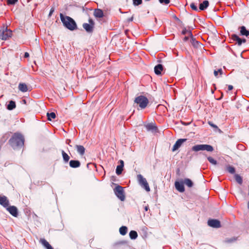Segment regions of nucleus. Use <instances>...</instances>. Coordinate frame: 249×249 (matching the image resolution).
Here are the masks:
<instances>
[{"label": "nucleus", "instance_id": "obj_1", "mask_svg": "<svg viewBox=\"0 0 249 249\" xmlns=\"http://www.w3.org/2000/svg\"><path fill=\"white\" fill-rule=\"evenodd\" d=\"M24 139L23 136L19 133H15L9 140V143L14 149L21 148L24 145Z\"/></svg>", "mask_w": 249, "mask_h": 249}, {"label": "nucleus", "instance_id": "obj_2", "mask_svg": "<svg viewBox=\"0 0 249 249\" xmlns=\"http://www.w3.org/2000/svg\"><path fill=\"white\" fill-rule=\"evenodd\" d=\"M60 18L63 25L70 31H74L77 28V24L74 20L69 16H65L60 14Z\"/></svg>", "mask_w": 249, "mask_h": 249}, {"label": "nucleus", "instance_id": "obj_3", "mask_svg": "<svg viewBox=\"0 0 249 249\" xmlns=\"http://www.w3.org/2000/svg\"><path fill=\"white\" fill-rule=\"evenodd\" d=\"M134 101L135 103L139 105L140 107L142 109L145 108L149 103L148 99L142 95H140L136 97Z\"/></svg>", "mask_w": 249, "mask_h": 249}, {"label": "nucleus", "instance_id": "obj_4", "mask_svg": "<svg viewBox=\"0 0 249 249\" xmlns=\"http://www.w3.org/2000/svg\"><path fill=\"white\" fill-rule=\"evenodd\" d=\"M192 150L195 152L204 150L208 152H212L213 150V148L212 145L209 144H197L193 146Z\"/></svg>", "mask_w": 249, "mask_h": 249}, {"label": "nucleus", "instance_id": "obj_5", "mask_svg": "<svg viewBox=\"0 0 249 249\" xmlns=\"http://www.w3.org/2000/svg\"><path fill=\"white\" fill-rule=\"evenodd\" d=\"M12 35V31L8 29L7 27L3 26L0 29V39L6 40L11 37Z\"/></svg>", "mask_w": 249, "mask_h": 249}, {"label": "nucleus", "instance_id": "obj_6", "mask_svg": "<svg viewBox=\"0 0 249 249\" xmlns=\"http://www.w3.org/2000/svg\"><path fill=\"white\" fill-rule=\"evenodd\" d=\"M114 192L117 197L121 200L124 201L125 199L124 191L123 187L119 185H117L114 189Z\"/></svg>", "mask_w": 249, "mask_h": 249}, {"label": "nucleus", "instance_id": "obj_7", "mask_svg": "<svg viewBox=\"0 0 249 249\" xmlns=\"http://www.w3.org/2000/svg\"><path fill=\"white\" fill-rule=\"evenodd\" d=\"M137 179L139 185L142 187L144 188L147 192L150 191V189L145 178H143L142 175L139 174L137 175Z\"/></svg>", "mask_w": 249, "mask_h": 249}, {"label": "nucleus", "instance_id": "obj_8", "mask_svg": "<svg viewBox=\"0 0 249 249\" xmlns=\"http://www.w3.org/2000/svg\"><path fill=\"white\" fill-rule=\"evenodd\" d=\"M208 225L211 227L218 228L221 227L220 222L215 219H209L208 221Z\"/></svg>", "mask_w": 249, "mask_h": 249}, {"label": "nucleus", "instance_id": "obj_9", "mask_svg": "<svg viewBox=\"0 0 249 249\" xmlns=\"http://www.w3.org/2000/svg\"><path fill=\"white\" fill-rule=\"evenodd\" d=\"M187 140V139H178L172 148V151H175L178 150L182 145V144Z\"/></svg>", "mask_w": 249, "mask_h": 249}, {"label": "nucleus", "instance_id": "obj_10", "mask_svg": "<svg viewBox=\"0 0 249 249\" xmlns=\"http://www.w3.org/2000/svg\"><path fill=\"white\" fill-rule=\"evenodd\" d=\"M7 210L9 213L14 217H17L18 215V210L17 208L14 206H10L7 208Z\"/></svg>", "mask_w": 249, "mask_h": 249}, {"label": "nucleus", "instance_id": "obj_11", "mask_svg": "<svg viewBox=\"0 0 249 249\" xmlns=\"http://www.w3.org/2000/svg\"><path fill=\"white\" fill-rule=\"evenodd\" d=\"M0 204L4 208L8 206L9 202L6 196H0Z\"/></svg>", "mask_w": 249, "mask_h": 249}, {"label": "nucleus", "instance_id": "obj_12", "mask_svg": "<svg viewBox=\"0 0 249 249\" xmlns=\"http://www.w3.org/2000/svg\"><path fill=\"white\" fill-rule=\"evenodd\" d=\"M145 127L146 130L148 131H151L152 132H157V126L153 123H149L145 124Z\"/></svg>", "mask_w": 249, "mask_h": 249}, {"label": "nucleus", "instance_id": "obj_13", "mask_svg": "<svg viewBox=\"0 0 249 249\" xmlns=\"http://www.w3.org/2000/svg\"><path fill=\"white\" fill-rule=\"evenodd\" d=\"M183 183L182 182L179 181H176L175 183L176 189L179 192L182 193L185 191Z\"/></svg>", "mask_w": 249, "mask_h": 249}, {"label": "nucleus", "instance_id": "obj_14", "mask_svg": "<svg viewBox=\"0 0 249 249\" xmlns=\"http://www.w3.org/2000/svg\"><path fill=\"white\" fill-rule=\"evenodd\" d=\"M18 89L22 92H25L28 90H31V89L30 88H28L27 86L23 83H20L18 86Z\"/></svg>", "mask_w": 249, "mask_h": 249}, {"label": "nucleus", "instance_id": "obj_15", "mask_svg": "<svg viewBox=\"0 0 249 249\" xmlns=\"http://www.w3.org/2000/svg\"><path fill=\"white\" fill-rule=\"evenodd\" d=\"M209 5V2L208 0H204L202 3L199 4V9L200 11H203L206 9Z\"/></svg>", "mask_w": 249, "mask_h": 249}, {"label": "nucleus", "instance_id": "obj_16", "mask_svg": "<svg viewBox=\"0 0 249 249\" xmlns=\"http://www.w3.org/2000/svg\"><path fill=\"white\" fill-rule=\"evenodd\" d=\"M163 67L162 65L159 64L155 66L154 68V72L156 74L160 75L161 74V72L163 71Z\"/></svg>", "mask_w": 249, "mask_h": 249}, {"label": "nucleus", "instance_id": "obj_17", "mask_svg": "<svg viewBox=\"0 0 249 249\" xmlns=\"http://www.w3.org/2000/svg\"><path fill=\"white\" fill-rule=\"evenodd\" d=\"M70 166L71 168H75L80 167V162L78 160H71L70 161Z\"/></svg>", "mask_w": 249, "mask_h": 249}, {"label": "nucleus", "instance_id": "obj_18", "mask_svg": "<svg viewBox=\"0 0 249 249\" xmlns=\"http://www.w3.org/2000/svg\"><path fill=\"white\" fill-rule=\"evenodd\" d=\"M240 34L242 36H244L247 37H248L249 36V30H248L246 27L244 26H242L240 27Z\"/></svg>", "mask_w": 249, "mask_h": 249}, {"label": "nucleus", "instance_id": "obj_19", "mask_svg": "<svg viewBox=\"0 0 249 249\" xmlns=\"http://www.w3.org/2000/svg\"><path fill=\"white\" fill-rule=\"evenodd\" d=\"M94 16L97 18H101L104 16L103 11L100 9H96L94 11Z\"/></svg>", "mask_w": 249, "mask_h": 249}, {"label": "nucleus", "instance_id": "obj_20", "mask_svg": "<svg viewBox=\"0 0 249 249\" xmlns=\"http://www.w3.org/2000/svg\"><path fill=\"white\" fill-rule=\"evenodd\" d=\"M83 27L86 31L87 32L89 33H92L93 31V27L91 26V25L87 23H83Z\"/></svg>", "mask_w": 249, "mask_h": 249}, {"label": "nucleus", "instance_id": "obj_21", "mask_svg": "<svg viewBox=\"0 0 249 249\" xmlns=\"http://www.w3.org/2000/svg\"><path fill=\"white\" fill-rule=\"evenodd\" d=\"M75 148L77 152L80 155H83L85 152V148L84 147L81 145H76Z\"/></svg>", "mask_w": 249, "mask_h": 249}, {"label": "nucleus", "instance_id": "obj_22", "mask_svg": "<svg viewBox=\"0 0 249 249\" xmlns=\"http://www.w3.org/2000/svg\"><path fill=\"white\" fill-rule=\"evenodd\" d=\"M231 38L233 40L236 41L238 46H241L242 45L241 38H240L237 35H232Z\"/></svg>", "mask_w": 249, "mask_h": 249}, {"label": "nucleus", "instance_id": "obj_23", "mask_svg": "<svg viewBox=\"0 0 249 249\" xmlns=\"http://www.w3.org/2000/svg\"><path fill=\"white\" fill-rule=\"evenodd\" d=\"M16 107V103L14 101H10L7 107V108L8 110H11L15 108Z\"/></svg>", "mask_w": 249, "mask_h": 249}, {"label": "nucleus", "instance_id": "obj_24", "mask_svg": "<svg viewBox=\"0 0 249 249\" xmlns=\"http://www.w3.org/2000/svg\"><path fill=\"white\" fill-rule=\"evenodd\" d=\"M63 159L65 162H68L70 160L69 156L63 150H61Z\"/></svg>", "mask_w": 249, "mask_h": 249}, {"label": "nucleus", "instance_id": "obj_25", "mask_svg": "<svg viewBox=\"0 0 249 249\" xmlns=\"http://www.w3.org/2000/svg\"><path fill=\"white\" fill-rule=\"evenodd\" d=\"M127 231V228L126 226H122L120 228L119 232L122 235H124L126 234Z\"/></svg>", "mask_w": 249, "mask_h": 249}, {"label": "nucleus", "instance_id": "obj_26", "mask_svg": "<svg viewBox=\"0 0 249 249\" xmlns=\"http://www.w3.org/2000/svg\"><path fill=\"white\" fill-rule=\"evenodd\" d=\"M183 183L189 187H192L193 186V182L189 178H185Z\"/></svg>", "mask_w": 249, "mask_h": 249}, {"label": "nucleus", "instance_id": "obj_27", "mask_svg": "<svg viewBox=\"0 0 249 249\" xmlns=\"http://www.w3.org/2000/svg\"><path fill=\"white\" fill-rule=\"evenodd\" d=\"M129 237L131 239H136L138 237L137 232L135 231H131L129 233Z\"/></svg>", "mask_w": 249, "mask_h": 249}, {"label": "nucleus", "instance_id": "obj_28", "mask_svg": "<svg viewBox=\"0 0 249 249\" xmlns=\"http://www.w3.org/2000/svg\"><path fill=\"white\" fill-rule=\"evenodd\" d=\"M47 116L48 117V119L49 121H51L53 119H54L56 117V115L54 112H48L47 113Z\"/></svg>", "mask_w": 249, "mask_h": 249}, {"label": "nucleus", "instance_id": "obj_29", "mask_svg": "<svg viewBox=\"0 0 249 249\" xmlns=\"http://www.w3.org/2000/svg\"><path fill=\"white\" fill-rule=\"evenodd\" d=\"M234 177L237 182H238L239 184H241L243 182V179L242 177L238 174H235Z\"/></svg>", "mask_w": 249, "mask_h": 249}, {"label": "nucleus", "instance_id": "obj_30", "mask_svg": "<svg viewBox=\"0 0 249 249\" xmlns=\"http://www.w3.org/2000/svg\"><path fill=\"white\" fill-rule=\"evenodd\" d=\"M227 170L228 172H229L230 173L232 174H234L235 172V170L234 167H233V166H231V165H228L227 167Z\"/></svg>", "mask_w": 249, "mask_h": 249}, {"label": "nucleus", "instance_id": "obj_31", "mask_svg": "<svg viewBox=\"0 0 249 249\" xmlns=\"http://www.w3.org/2000/svg\"><path fill=\"white\" fill-rule=\"evenodd\" d=\"M123 170V167L120 165H118L116 169V173L117 175H119L122 174Z\"/></svg>", "mask_w": 249, "mask_h": 249}, {"label": "nucleus", "instance_id": "obj_32", "mask_svg": "<svg viewBox=\"0 0 249 249\" xmlns=\"http://www.w3.org/2000/svg\"><path fill=\"white\" fill-rule=\"evenodd\" d=\"M207 159H208V161L212 164L216 165L217 164V161L215 160H214V159H213L212 157H208L207 158Z\"/></svg>", "mask_w": 249, "mask_h": 249}, {"label": "nucleus", "instance_id": "obj_33", "mask_svg": "<svg viewBox=\"0 0 249 249\" xmlns=\"http://www.w3.org/2000/svg\"><path fill=\"white\" fill-rule=\"evenodd\" d=\"M236 240H237V238L233 237H231L230 238L226 239L225 240V242L226 243H232V242L235 241Z\"/></svg>", "mask_w": 249, "mask_h": 249}, {"label": "nucleus", "instance_id": "obj_34", "mask_svg": "<svg viewBox=\"0 0 249 249\" xmlns=\"http://www.w3.org/2000/svg\"><path fill=\"white\" fill-rule=\"evenodd\" d=\"M40 242L46 248L48 247L50 244L44 239H41L40 240Z\"/></svg>", "mask_w": 249, "mask_h": 249}, {"label": "nucleus", "instance_id": "obj_35", "mask_svg": "<svg viewBox=\"0 0 249 249\" xmlns=\"http://www.w3.org/2000/svg\"><path fill=\"white\" fill-rule=\"evenodd\" d=\"M187 33H188L190 36H192V32L190 31H188L186 28H184L182 31V34L186 35Z\"/></svg>", "mask_w": 249, "mask_h": 249}, {"label": "nucleus", "instance_id": "obj_36", "mask_svg": "<svg viewBox=\"0 0 249 249\" xmlns=\"http://www.w3.org/2000/svg\"><path fill=\"white\" fill-rule=\"evenodd\" d=\"M220 73V75H222L223 73V71L221 69H219L217 71H214V75L215 76L217 77L218 73Z\"/></svg>", "mask_w": 249, "mask_h": 249}, {"label": "nucleus", "instance_id": "obj_37", "mask_svg": "<svg viewBox=\"0 0 249 249\" xmlns=\"http://www.w3.org/2000/svg\"><path fill=\"white\" fill-rule=\"evenodd\" d=\"M190 7L193 10L196 11H200L199 9L197 8V6L194 3H191Z\"/></svg>", "mask_w": 249, "mask_h": 249}, {"label": "nucleus", "instance_id": "obj_38", "mask_svg": "<svg viewBox=\"0 0 249 249\" xmlns=\"http://www.w3.org/2000/svg\"><path fill=\"white\" fill-rule=\"evenodd\" d=\"M142 0H133V4L135 6H138L142 4Z\"/></svg>", "mask_w": 249, "mask_h": 249}, {"label": "nucleus", "instance_id": "obj_39", "mask_svg": "<svg viewBox=\"0 0 249 249\" xmlns=\"http://www.w3.org/2000/svg\"><path fill=\"white\" fill-rule=\"evenodd\" d=\"M18 0H7V3L8 5H14Z\"/></svg>", "mask_w": 249, "mask_h": 249}, {"label": "nucleus", "instance_id": "obj_40", "mask_svg": "<svg viewBox=\"0 0 249 249\" xmlns=\"http://www.w3.org/2000/svg\"><path fill=\"white\" fill-rule=\"evenodd\" d=\"M160 3L167 4L170 2V0H159Z\"/></svg>", "mask_w": 249, "mask_h": 249}, {"label": "nucleus", "instance_id": "obj_41", "mask_svg": "<svg viewBox=\"0 0 249 249\" xmlns=\"http://www.w3.org/2000/svg\"><path fill=\"white\" fill-rule=\"evenodd\" d=\"M191 42H192V43L193 44V45L194 46H196V44H198V42L197 41H196L195 40V39L192 36V38H191Z\"/></svg>", "mask_w": 249, "mask_h": 249}, {"label": "nucleus", "instance_id": "obj_42", "mask_svg": "<svg viewBox=\"0 0 249 249\" xmlns=\"http://www.w3.org/2000/svg\"><path fill=\"white\" fill-rule=\"evenodd\" d=\"M89 23H88V24H90V25H91V26H92L94 28V21L92 19L89 18Z\"/></svg>", "mask_w": 249, "mask_h": 249}, {"label": "nucleus", "instance_id": "obj_43", "mask_svg": "<svg viewBox=\"0 0 249 249\" xmlns=\"http://www.w3.org/2000/svg\"><path fill=\"white\" fill-rule=\"evenodd\" d=\"M208 124H209L210 125H211L212 127H213V128H218V127L216 125L213 124L212 122H208Z\"/></svg>", "mask_w": 249, "mask_h": 249}, {"label": "nucleus", "instance_id": "obj_44", "mask_svg": "<svg viewBox=\"0 0 249 249\" xmlns=\"http://www.w3.org/2000/svg\"><path fill=\"white\" fill-rule=\"evenodd\" d=\"M54 11V8L53 7H52L51 10H50V11L49 12V16L50 17L51 16V15H52V14L53 13Z\"/></svg>", "mask_w": 249, "mask_h": 249}, {"label": "nucleus", "instance_id": "obj_45", "mask_svg": "<svg viewBox=\"0 0 249 249\" xmlns=\"http://www.w3.org/2000/svg\"><path fill=\"white\" fill-rule=\"evenodd\" d=\"M24 57L25 58H28V57H29V53H27V52L25 53H24Z\"/></svg>", "mask_w": 249, "mask_h": 249}, {"label": "nucleus", "instance_id": "obj_46", "mask_svg": "<svg viewBox=\"0 0 249 249\" xmlns=\"http://www.w3.org/2000/svg\"><path fill=\"white\" fill-rule=\"evenodd\" d=\"M120 164L119 165L121 166L122 167H124V161L123 160H120Z\"/></svg>", "mask_w": 249, "mask_h": 249}, {"label": "nucleus", "instance_id": "obj_47", "mask_svg": "<svg viewBox=\"0 0 249 249\" xmlns=\"http://www.w3.org/2000/svg\"><path fill=\"white\" fill-rule=\"evenodd\" d=\"M233 89V86L232 85H229L228 86V89L229 90H231Z\"/></svg>", "mask_w": 249, "mask_h": 249}, {"label": "nucleus", "instance_id": "obj_48", "mask_svg": "<svg viewBox=\"0 0 249 249\" xmlns=\"http://www.w3.org/2000/svg\"><path fill=\"white\" fill-rule=\"evenodd\" d=\"M144 210H145V211H148V210L149 209V207H148V205H147V206H145L144 207Z\"/></svg>", "mask_w": 249, "mask_h": 249}, {"label": "nucleus", "instance_id": "obj_49", "mask_svg": "<svg viewBox=\"0 0 249 249\" xmlns=\"http://www.w3.org/2000/svg\"><path fill=\"white\" fill-rule=\"evenodd\" d=\"M133 20V17L132 16V17H131L130 18H129L128 19V21L129 22L130 21H132Z\"/></svg>", "mask_w": 249, "mask_h": 249}, {"label": "nucleus", "instance_id": "obj_50", "mask_svg": "<svg viewBox=\"0 0 249 249\" xmlns=\"http://www.w3.org/2000/svg\"><path fill=\"white\" fill-rule=\"evenodd\" d=\"M242 44L243 43H245L246 42V39L245 38H241Z\"/></svg>", "mask_w": 249, "mask_h": 249}, {"label": "nucleus", "instance_id": "obj_51", "mask_svg": "<svg viewBox=\"0 0 249 249\" xmlns=\"http://www.w3.org/2000/svg\"><path fill=\"white\" fill-rule=\"evenodd\" d=\"M47 249H53V248L50 245L48 247L46 248Z\"/></svg>", "mask_w": 249, "mask_h": 249}, {"label": "nucleus", "instance_id": "obj_52", "mask_svg": "<svg viewBox=\"0 0 249 249\" xmlns=\"http://www.w3.org/2000/svg\"><path fill=\"white\" fill-rule=\"evenodd\" d=\"M188 39H189V37H188V36H185V37L184 38V40L185 41H187Z\"/></svg>", "mask_w": 249, "mask_h": 249}, {"label": "nucleus", "instance_id": "obj_53", "mask_svg": "<svg viewBox=\"0 0 249 249\" xmlns=\"http://www.w3.org/2000/svg\"><path fill=\"white\" fill-rule=\"evenodd\" d=\"M23 103H26V100H23Z\"/></svg>", "mask_w": 249, "mask_h": 249}, {"label": "nucleus", "instance_id": "obj_54", "mask_svg": "<svg viewBox=\"0 0 249 249\" xmlns=\"http://www.w3.org/2000/svg\"><path fill=\"white\" fill-rule=\"evenodd\" d=\"M182 124H183L184 125H186V124L185 123H182Z\"/></svg>", "mask_w": 249, "mask_h": 249}]
</instances>
